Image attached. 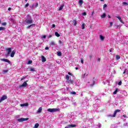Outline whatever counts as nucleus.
Here are the masks:
<instances>
[{
  "mask_svg": "<svg viewBox=\"0 0 128 128\" xmlns=\"http://www.w3.org/2000/svg\"><path fill=\"white\" fill-rule=\"evenodd\" d=\"M112 50H114V48H111V49H110V52H112Z\"/></svg>",
  "mask_w": 128,
  "mask_h": 128,
  "instance_id": "nucleus-47",
  "label": "nucleus"
},
{
  "mask_svg": "<svg viewBox=\"0 0 128 128\" xmlns=\"http://www.w3.org/2000/svg\"><path fill=\"white\" fill-rule=\"evenodd\" d=\"M68 84H74V80H70L68 82Z\"/></svg>",
  "mask_w": 128,
  "mask_h": 128,
  "instance_id": "nucleus-23",
  "label": "nucleus"
},
{
  "mask_svg": "<svg viewBox=\"0 0 128 128\" xmlns=\"http://www.w3.org/2000/svg\"><path fill=\"white\" fill-rule=\"evenodd\" d=\"M38 126H40V124L36 123V124H35L34 128H38Z\"/></svg>",
  "mask_w": 128,
  "mask_h": 128,
  "instance_id": "nucleus-18",
  "label": "nucleus"
},
{
  "mask_svg": "<svg viewBox=\"0 0 128 128\" xmlns=\"http://www.w3.org/2000/svg\"><path fill=\"white\" fill-rule=\"evenodd\" d=\"M72 22L73 24H74V26H76L77 24L76 20H73Z\"/></svg>",
  "mask_w": 128,
  "mask_h": 128,
  "instance_id": "nucleus-28",
  "label": "nucleus"
},
{
  "mask_svg": "<svg viewBox=\"0 0 128 128\" xmlns=\"http://www.w3.org/2000/svg\"><path fill=\"white\" fill-rule=\"evenodd\" d=\"M108 116H111L112 118H116V116H114V114L112 115L110 114H109L108 115Z\"/></svg>",
  "mask_w": 128,
  "mask_h": 128,
  "instance_id": "nucleus-35",
  "label": "nucleus"
},
{
  "mask_svg": "<svg viewBox=\"0 0 128 128\" xmlns=\"http://www.w3.org/2000/svg\"><path fill=\"white\" fill-rule=\"evenodd\" d=\"M123 118H126V116L125 114L122 115Z\"/></svg>",
  "mask_w": 128,
  "mask_h": 128,
  "instance_id": "nucleus-51",
  "label": "nucleus"
},
{
  "mask_svg": "<svg viewBox=\"0 0 128 128\" xmlns=\"http://www.w3.org/2000/svg\"><path fill=\"white\" fill-rule=\"evenodd\" d=\"M30 72H34V68H30Z\"/></svg>",
  "mask_w": 128,
  "mask_h": 128,
  "instance_id": "nucleus-31",
  "label": "nucleus"
},
{
  "mask_svg": "<svg viewBox=\"0 0 128 128\" xmlns=\"http://www.w3.org/2000/svg\"><path fill=\"white\" fill-rule=\"evenodd\" d=\"M45 50H48V47H46Z\"/></svg>",
  "mask_w": 128,
  "mask_h": 128,
  "instance_id": "nucleus-56",
  "label": "nucleus"
},
{
  "mask_svg": "<svg viewBox=\"0 0 128 128\" xmlns=\"http://www.w3.org/2000/svg\"><path fill=\"white\" fill-rule=\"evenodd\" d=\"M98 128H102V124H99Z\"/></svg>",
  "mask_w": 128,
  "mask_h": 128,
  "instance_id": "nucleus-52",
  "label": "nucleus"
},
{
  "mask_svg": "<svg viewBox=\"0 0 128 128\" xmlns=\"http://www.w3.org/2000/svg\"><path fill=\"white\" fill-rule=\"evenodd\" d=\"M89 57L90 58H92V55H90Z\"/></svg>",
  "mask_w": 128,
  "mask_h": 128,
  "instance_id": "nucleus-53",
  "label": "nucleus"
},
{
  "mask_svg": "<svg viewBox=\"0 0 128 128\" xmlns=\"http://www.w3.org/2000/svg\"><path fill=\"white\" fill-rule=\"evenodd\" d=\"M66 79L67 80H70V76H68V75H66Z\"/></svg>",
  "mask_w": 128,
  "mask_h": 128,
  "instance_id": "nucleus-30",
  "label": "nucleus"
},
{
  "mask_svg": "<svg viewBox=\"0 0 128 128\" xmlns=\"http://www.w3.org/2000/svg\"><path fill=\"white\" fill-rule=\"evenodd\" d=\"M98 62H100V58H98Z\"/></svg>",
  "mask_w": 128,
  "mask_h": 128,
  "instance_id": "nucleus-54",
  "label": "nucleus"
},
{
  "mask_svg": "<svg viewBox=\"0 0 128 128\" xmlns=\"http://www.w3.org/2000/svg\"><path fill=\"white\" fill-rule=\"evenodd\" d=\"M6 52H7V54H6V58L10 56L11 58H14V54H16V50H14L12 52L11 48H7L6 49Z\"/></svg>",
  "mask_w": 128,
  "mask_h": 128,
  "instance_id": "nucleus-1",
  "label": "nucleus"
},
{
  "mask_svg": "<svg viewBox=\"0 0 128 128\" xmlns=\"http://www.w3.org/2000/svg\"><path fill=\"white\" fill-rule=\"evenodd\" d=\"M6 98H8V96L4 95L1 98H0V102H2V100H6Z\"/></svg>",
  "mask_w": 128,
  "mask_h": 128,
  "instance_id": "nucleus-7",
  "label": "nucleus"
},
{
  "mask_svg": "<svg viewBox=\"0 0 128 128\" xmlns=\"http://www.w3.org/2000/svg\"><path fill=\"white\" fill-rule=\"evenodd\" d=\"M46 38V36H43V38Z\"/></svg>",
  "mask_w": 128,
  "mask_h": 128,
  "instance_id": "nucleus-59",
  "label": "nucleus"
},
{
  "mask_svg": "<svg viewBox=\"0 0 128 128\" xmlns=\"http://www.w3.org/2000/svg\"><path fill=\"white\" fill-rule=\"evenodd\" d=\"M42 108L40 107L37 110L36 114H40V112H42Z\"/></svg>",
  "mask_w": 128,
  "mask_h": 128,
  "instance_id": "nucleus-12",
  "label": "nucleus"
},
{
  "mask_svg": "<svg viewBox=\"0 0 128 128\" xmlns=\"http://www.w3.org/2000/svg\"><path fill=\"white\" fill-rule=\"evenodd\" d=\"M20 106H28V103H25L23 104H20Z\"/></svg>",
  "mask_w": 128,
  "mask_h": 128,
  "instance_id": "nucleus-15",
  "label": "nucleus"
},
{
  "mask_svg": "<svg viewBox=\"0 0 128 128\" xmlns=\"http://www.w3.org/2000/svg\"><path fill=\"white\" fill-rule=\"evenodd\" d=\"M28 80L25 81L22 85L18 86V88H26L28 86Z\"/></svg>",
  "mask_w": 128,
  "mask_h": 128,
  "instance_id": "nucleus-4",
  "label": "nucleus"
},
{
  "mask_svg": "<svg viewBox=\"0 0 128 128\" xmlns=\"http://www.w3.org/2000/svg\"><path fill=\"white\" fill-rule=\"evenodd\" d=\"M57 55L58 56H62V52H57Z\"/></svg>",
  "mask_w": 128,
  "mask_h": 128,
  "instance_id": "nucleus-25",
  "label": "nucleus"
},
{
  "mask_svg": "<svg viewBox=\"0 0 128 128\" xmlns=\"http://www.w3.org/2000/svg\"><path fill=\"white\" fill-rule=\"evenodd\" d=\"M38 3L34 4L32 5V8H38Z\"/></svg>",
  "mask_w": 128,
  "mask_h": 128,
  "instance_id": "nucleus-11",
  "label": "nucleus"
},
{
  "mask_svg": "<svg viewBox=\"0 0 128 128\" xmlns=\"http://www.w3.org/2000/svg\"><path fill=\"white\" fill-rule=\"evenodd\" d=\"M8 72V70H3V72L4 74H6V73Z\"/></svg>",
  "mask_w": 128,
  "mask_h": 128,
  "instance_id": "nucleus-33",
  "label": "nucleus"
},
{
  "mask_svg": "<svg viewBox=\"0 0 128 128\" xmlns=\"http://www.w3.org/2000/svg\"><path fill=\"white\" fill-rule=\"evenodd\" d=\"M126 70H125L124 72H123L124 74H126Z\"/></svg>",
  "mask_w": 128,
  "mask_h": 128,
  "instance_id": "nucleus-58",
  "label": "nucleus"
},
{
  "mask_svg": "<svg viewBox=\"0 0 128 128\" xmlns=\"http://www.w3.org/2000/svg\"><path fill=\"white\" fill-rule=\"evenodd\" d=\"M118 86H122V81H120L118 82Z\"/></svg>",
  "mask_w": 128,
  "mask_h": 128,
  "instance_id": "nucleus-39",
  "label": "nucleus"
},
{
  "mask_svg": "<svg viewBox=\"0 0 128 128\" xmlns=\"http://www.w3.org/2000/svg\"><path fill=\"white\" fill-rule=\"evenodd\" d=\"M58 108H48L47 112H58Z\"/></svg>",
  "mask_w": 128,
  "mask_h": 128,
  "instance_id": "nucleus-3",
  "label": "nucleus"
},
{
  "mask_svg": "<svg viewBox=\"0 0 128 128\" xmlns=\"http://www.w3.org/2000/svg\"><path fill=\"white\" fill-rule=\"evenodd\" d=\"M78 4H79L80 6H82V4H84V1L82 0H80Z\"/></svg>",
  "mask_w": 128,
  "mask_h": 128,
  "instance_id": "nucleus-17",
  "label": "nucleus"
},
{
  "mask_svg": "<svg viewBox=\"0 0 128 128\" xmlns=\"http://www.w3.org/2000/svg\"><path fill=\"white\" fill-rule=\"evenodd\" d=\"M82 30H84V24H82Z\"/></svg>",
  "mask_w": 128,
  "mask_h": 128,
  "instance_id": "nucleus-37",
  "label": "nucleus"
},
{
  "mask_svg": "<svg viewBox=\"0 0 128 128\" xmlns=\"http://www.w3.org/2000/svg\"><path fill=\"white\" fill-rule=\"evenodd\" d=\"M100 16L102 18H104L106 16V13H104L103 14L101 15Z\"/></svg>",
  "mask_w": 128,
  "mask_h": 128,
  "instance_id": "nucleus-16",
  "label": "nucleus"
},
{
  "mask_svg": "<svg viewBox=\"0 0 128 128\" xmlns=\"http://www.w3.org/2000/svg\"><path fill=\"white\" fill-rule=\"evenodd\" d=\"M6 22H4L2 24V26H6Z\"/></svg>",
  "mask_w": 128,
  "mask_h": 128,
  "instance_id": "nucleus-44",
  "label": "nucleus"
},
{
  "mask_svg": "<svg viewBox=\"0 0 128 128\" xmlns=\"http://www.w3.org/2000/svg\"><path fill=\"white\" fill-rule=\"evenodd\" d=\"M120 90L118 88H116L115 91L113 92V94H116V92Z\"/></svg>",
  "mask_w": 128,
  "mask_h": 128,
  "instance_id": "nucleus-20",
  "label": "nucleus"
},
{
  "mask_svg": "<svg viewBox=\"0 0 128 128\" xmlns=\"http://www.w3.org/2000/svg\"><path fill=\"white\" fill-rule=\"evenodd\" d=\"M104 0H100V2H104Z\"/></svg>",
  "mask_w": 128,
  "mask_h": 128,
  "instance_id": "nucleus-64",
  "label": "nucleus"
},
{
  "mask_svg": "<svg viewBox=\"0 0 128 128\" xmlns=\"http://www.w3.org/2000/svg\"><path fill=\"white\" fill-rule=\"evenodd\" d=\"M112 24H113L112 22H110V28H111V26H112Z\"/></svg>",
  "mask_w": 128,
  "mask_h": 128,
  "instance_id": "nucleus-41",
  "label": "nucleus"
},
{
  "mask_svg": "<svg viewBox=\"0 0 128 128\" xmlns=\"http://www.w3.org/2000/svg\"><path fill=\"white\" fill-rule=\"evenodd\" d=\"M82 16H86V12H84L82 13Z\"/></svg>",
  "mask_w": 128,
  "mask_h": 128,
  "instance_id": "nucleus-40",
  "label": "nucleus"
},
{
  "mask_svg": "<svg viewBox=\"0 0 128 128\" xmlns=\"http://www.w3.org/2000/svg\"><path fill=\"white\" fill-rule=\"evenodd\" d=\"M50 44L52 46H56V44H54V41L51 42Z\"/></svg>",
  "mask_w": 128,
  "mask_h": 128,
  "instance_id": "nucleus-22",
  "label": "nucleus"
},
{
  "mask_svg": "<svg viewBox=\"0 0 128 128\" xmlns=\"http://www.w3.org/2000/svg\"><path fill=\"white\" fill-rule=\"evenodd\" d=\"M59 44H62V42L61 40H59Z\"/></svg>",
  "mask_w": 128,
  "mask_h": 128,
  "instance_id": "nucleus-49",
  "label": "nucleus"
},
{
  "mask_svg": "<svg viewBox=\"0 0 128 128\" xmlns=\"http://www.w3.org/2000/svg\"><path fill=\"white\" fill-rule=\"evenodd\" d=\"M73 86H80V80H76V81H74Z\"/></svg>",
  "mask_w": 128,
  "mask_h": 128,
  "instance_id": "nucleus-6",
  "label": "nucleus"
},
{
  "mask_svg": "<svg viewBox=\"0 0 128 128\" xmlns=\"http://www.w3.org/2000/svg\"><path fill=\"white\" fill-rule=\"evenodd\" d=\"M28 6H30V4L28 3H27L25 6H24V8H28Z\"/></svg>",
  "mask_w": 128,
  "mask_h": 128,
  "instance_id": "nucleus-36",
  "label": "nucleus"
},
{
  "mask_svg": "<svg viewBox=\"0 0 128 128\" xmlns=\"http://www.w3.org/2000/svg\"><path fill=\"white\" fill-rule=\"evenodd\" d=\"M64 4H62L59 8V10H62L64 8Z\"/></svg>",
  "mask_w": 128,
  "mask_h": 128,
  "instance_id": "nucleus-19",
  "label": "nucleus"
},
{
  "mask_svg": "<svg viewBox=\"0 0 128 128\" xmlns=\"http://www.w3.org/2000/svg\"><path fill=\"white\" fill-rule=\"evenodd\" d=\"M116 18H118V20H119L120 22H122V24H124V22L122 21V18H120V16H116Z\"/></svg>",
  "mask_w": 128,
  "mask_h": 128,
  "instance_id": "nucleus-14",
  "label": "nucleus"
},
{
  "mask_svg": "<svg viewBox=\"0 0 128 128\" xmlns=\"http://www.w3.org/2000/svg\"><path fill=\"white\" fill-rule=\"evenodd\" d=\"M12 10V8H8V10Z\"/></svg>",
  "mask_w": 128,
  "mask_h": 128,
  "instance_id": "nucleus-57",
  "label": "nucleus"
},
{
  "mask_svg": "<svg viewBox=\"0 0 128 128\" xmlns=\"http://www.w3.org/2000/svg\"><path fill=\"white\" fill-rule=\"evenodd\" d=\"M85 76H86V74H84V76H83V78H84Z\"/></svg>",
  "mask_w": 128,
  "mask_h": 128,
  "instance_id": "nucleus-61",
  "label": "nucleus"
},
{
  "mask_svg": "<svg viewBox=\"0 0 128 128\" xmlns=\"http://www.w3.org/2000/svg\"><path fill=\"white\" fill-rule=\"evenodd\" d=\"M124 127L128 126V122H125L123 124Z\"/></svg>",
  "mask_w": 128,
  "mask_h": 128,
  "instance_id": "nucleus-32",
  "label": "nucleus"
},
{
  "mask_svg": "<svg viewBox=\"0 0 128 128\" xmlns=\"http://www.w3.org/2000/svg\"><path fill=\"white\" fill-rule=\"evenodd\" d=\"M70 94H76V92H72Z\"/></svg>",
  "mask_w": 128,
  "mask_h": 128,
  "instance_id": "nucleus-38",
  "label": "nucleus"
},
{
  "mask_svg": "<svg viewBox=\"0 0 128 128\" xmlns=\"http://www.w3.org/2000/svg\"><path fill=\"white\" fill-rule=\"evenodd\" d=\"M74 106H76V103L74 104Z\"/></svg>",
  "mask_w": 128,
  "mask_h": 128,
  "instance_id": "nucleus-63",
  "label": "nucleus"
},
{
  "mask_svg": "<svg viewBox=\"0 0 128 128\" xmlns=\"http://www.w3.org/2000/svg\"><path fill=\"white\" fill-rule=\"evenodd\" d=\"M55 36H57V38H60V35L58 32H55Z\"/></svg>",
  "mask_w": 128,
  "mask_h": 128,
  "instance_id": "nucleus-24",
  "label": "nucleus"
},
{
  "mask_svg": "<svg viewBox=\"0 0 128 128\" xmlns=\"http://www.w3.org/2000/svg\"><path fill=\"white\" fill-rule=\"evenodd\" d=\"M27 64H32V60H28Z\"/></svg>",
  "mask_w": 128,
  "mask_h": 128,
  "instance_id": "nucleus-29",
  "label": "nucleus"
},
{
  "mask_svg": "<svg viewBox=\"0 0 128 128\" xmlns=\"http://www.w3.org/2000/svg\"><path fill=\"white\" fill-rule=\"evenodd\" d=\"M76 124H70L65 127V128H76Z\"/></svg>",
  "mask_w": 128,
  "mask_h": 128,
  "instance_id": "nucleus-8",
  "label": "nucleus"
},
{
  "mask_svg": "<svg viewBox=\"0 0 128 128\" xmlns=\"http://www.w3.org/2000/svg\"><path fill=\"white\" fill-rule=\"evenodd\" d=\"M81 64H84V59L81 58Z\"/></svg>",
  "mask_w": 128,
  "mask_h": 128,
  "instance_id": "nucleus-43",
  "label": "nucleus"
},
{
  "mask_svg": "<svg viewBox=\"0 0 128 128\" xmlns=\"http://www.w3.org/2000/svg\"><path fill=\"white\" fill-rule=\"evenodd\" d=\"M52 28H56V25L54 24H53L52 26Z\"/></svg>",
  "mask_w": 128,
  "mask_h": 128,
  "instance_id": "nucleus-45",
  "label": "nucleus"
},
{
  "mask_svg": "<svg viewBox=\"0 0 128 128\" xmlns=\"http://www.w3.org/2000/svg\"><path fill=\"white\" fill-rule=\"evenodd\" d=\"M120 56L118 55H116V60H120Z\"/></svg>",
  "mask_w": 128,
  "mask_h": 128,
  "instance_id": "nucleus-27",
  "label": "nucleus"
},
{
  "mask_svg": "<svg viewBox=\"0 0 128 128\" xmlns=\"http://www.w3.org/2000/svg\"><path fill=\"white\" fill-rule=\"evenodd\" d=\"M41 58L42 60V62H46V57H44V56H42Z\"/></svg>",
  "mask_w": 128,
  "mask_h": 128,
  "instance_id": "nucleus-10",
  "label": "nucleus"
},
{
  "mask_svg": "<svg viewBox=\"0 0 128 128\" xmlns=\"http://www.w3.org/2000/svg\"><path fill=\"white\" fill-rule=\"evenodd\" d=\"M26 78V77H22V78L21 80H24Z\"/></svg>",
  "mask_w": 128,
  "mask_h": 128,
  "instance_id": "nucleus-48",
  "label": "nucleus"
},
{
  "mask_svg": "<svg viewBox=\"0 0 128 128\" xmlns=\"http://www.w3.org/2000/svg\"><path fill=\"white\" fill-rule=\"evenodd\" d=\"M68 74H69L70 76H72V73H70V72H68Z\"/></svg>",
  "mask_w": 128,
  "mask_h": 128,
  "instance_id": "nucleus-55",
  "label": "nucleus"
},
{
  "mask_svg": "<svg viewBox=\"0 0 128 128\" xmlns=\"http://www.w3.org/2000/svg\"><path fill=\"white\" fill-rule=\"evenodd\" d=\"M76 70H78V67H76Z\"/></svg>",
  "mask_w": 128,
  "mask_h": 128,
  "instance_id": "nucleus-62",
  "label": "nucleus"
},
{
  "mask_svg": "<svg viewBox=\"0 0 128 128\" xmlns=\"http://www.w3.org/2000/svg\"><path fill=\"white\" fill-rule=\"evenodd\" d=\"M36 26V24H32L28 26H27V28H32V26Z\"/></svg>",
  "mask_w": 128,
  "mask_h": 128,
  "instance_id": "nucleus-26",
  "label": "nucleus"
},
{
  "mask_svg": "<svg viewBox=\"0 0 128 128\" xmlns=\"http://www.w3.org/2000/svg\"><path fill=\"white\" fill-rule=\"evenodd\" d=\"M94 85V81L93 84L90 85V86H93Z\"/></svg>",
  "mask_w": 128,
  "mask_h": 128,
  "instance_id": "nucleus-50",
  "label": "nucleus"
},
{
  "mask_svg": "<svg viewBox=\"0 0 128 128\" xmlns=\"http://www.w3.org/2000/svg\"><path fill=\"white\" fill-rule=\"evenodd\" d=\"M6 30L4 27H0V30Z\"/></svg>",
  "mask_w": 128,
  "mask_h": 128,
  "instance_id": "nucleus-34",
  "label": "nucleus"
},
{
  "mask_svg": "<svg viewBox=\"0 0 128 128\" xmlns=\"http://www.w3.org/2000/svg\"><path fill=\"white\" fill-rule=\"evenodd\" d=\"M122 4H124V5L128 4V2H123Z\"/></svg>",
  "mask_w": 128,
  "mask_h": 128,
  "instance_id": "nucleus-46",
  "label": "nucleus"
},
{
  "mask_svg": "<svg viewBox=\"0 0 128 128\" xmlns=\"http://www.w3.org/2000/svg\"><path fill=\"white\" fill-rule=\"evenodd\" d=\"M120 112V110H115L113 116H116V114H118V112Z\"/></svg>",
  "mask_w": 128,
  "mask_h": 128,
  "instance_id": "nucleus-13",
  "label": "nucleus"
},
{
  "mask_svg": "<svg viewBox=\"0 0 128 128\" xmlns=\"http://www.w3.org/2000/svg\"><path fill=\"white\" fill-rule=\"evenodd\" d=\"M106 6H108V5H106V4H104V8H106Z\"/></svg>",
  "mask_w": 128,
  "mask_h": 128,
  "instance_id": "nucleus-42",
  "label": "nucleus"
},
{
  "mask_svg": "<svg viewBox=\"0 0 128 128\" xmlns=\"http://www.w3.org/2000/svg\"><path fill=\"white\" fill-rule=\"evenodd\" d=\"M24 23L27 24H32V19L30 15H27V19L24 20Z\"/></svg>",
  "mask_w": 128,
  "mask_h": 128,
  "instance_id": "nucleus-2",
  "label": "nucleus"
},
{
  "mask_svg": "<svg viewBox=\"0 0 128 128\" xmlns=\"http://www.w3.org/2000/svg\"><path fill=\"white\" fill-rule=\"evenodd\" d=\"M17 120L18 122H22L28 120V118H20L18 119Z\"/></svg>",
  "mask_w": 128,
  "mask_h": 128,
  "instance_id": "nucleus-5",
  "label": "nucleus"
},
{
  "mask_svg": "<svg viewBox=\"0 0 128 128\" xmlns=\"http://www.w3.org/2000/svg\"><path fill=\"white\" fill-rule=\"evenodd\" d=\"M108 18H110V16L108 15Z\"/></svg>",
  "mask_w": 128,
  "mask_h": 128,
  "instance_id": "nucleus-60",
  "label": "nucleus"
},
{
  "mask_svg": "<svg viewBox=\"0 0 128 128\" xmlns=\"http://www.w3.org/2000/svg\"><path fill=\"white\" fill-rule=\"evenodd\" d=\"M100 39L101 40H104V36H102V35H100Z\"/></svg>",
  "mask_w": 128,
  "mask_h": 128,
  "instance_id": "nucleus-21",
  "label": "nucleus"
},
{
  "mask_svg": "<svg viewBox=\"0 0 128 128\" xmlns=\"http://www.w3.org/2000/svg\"><path fill=\"white\" fill-rule=\"evenodd\" d=\"M1 60H2V62H8V64H10V60H8V59H1Z\"/></svg>",
  "mask_w": 128,
  "mask_h": 128,
  "instance_id": "nucleus-9",
  "label": "nucleus"
}]
</instances>
